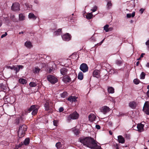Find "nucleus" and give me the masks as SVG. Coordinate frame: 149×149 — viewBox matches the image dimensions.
I'll use <instances>...</instances> for the list:
<instances>
[{
	"label": "nucleus",
	"mask_w": 149,
	"mask_h": 149,
	"mask_svg": "<svg viewBox=\"0 0 149 149\" xmlns=\"http://www.w3.org/2000/svg\"><path fill=\"white\" fill-rule=\"evenodd\" d=\"M79 140L80 142L84 146L91 149H102L100 146L97 145L96 141L90 136L81 137Z\"/></svg>",
	"instance_id": "obj_1"
},
{
	"label": "nucleus",
	"mask_w": 149,
	"mask_h": 149,
	"mask_svg": "<svg viewBox=\"0 0 149 149\" xmlns=\"http://www.w3.org/2000/svg\"><path fill=\"white\" fill-rule=\"evenodd\" d=\"M27 129V126L24 124L20 125L19 127L18 131V136L19 138L23 137L26 134V132Z\"/></svg>",
	"instance_id": "obj_2"
},
{
	"label": "nucleus",
	"mask_w": 149,
	"mask_h": 149,
	"mask_svg": "<svg viewBox=\"0 0 149 149\" xmlns=\"http://www.w3.org/2000/svg\"><path fill=\"white\" fill-rule=\"evenodd\" d=\"M39 108V106L38 105H32L27 109V111L29 113L32 111L31 114L33 116H35L37 114Z\"/></svg>",
	"instance_id": "obj_3"
},
{
	"label": "nucleus",
	"mask_w": 149,
	"mask_h": 149,
	"mask_svg": "<svg viewBox=\"0 0 149 149\" xmlns=\"http://www.w3.org/2000/svg\"><path fill=\"white\" fill-rule=\"evenodd\" d=\"M79 117V115L76 111H74L67 116V119L68 122H70L71 119H77Z\"/></svg>",
	"instance_id": "obj_4"
},
{
	"label": "nucleus",
	"mask_w": 149,
	"mask_h": 149,
	"mask_svg": "<svg viewBox=\"0 0 149 149\" xmlns=\"http://www.w3.org/2000/svg\"><path fill=\"white\" fill-rule=\"evenodd\" d=\"M47 78V80L52 84H54L58 81L56 78L52 75H48Z\"/></svg>",
	"instance_id": "obj_5"
},
{
	"label": "nucleus",
	"mask_w": 149,
	"mask_h": 149,
	"mask_svg": "<svg viewBox=\"0 0 149 149\" xmlns=\"http://www.w3.org/2000/svg\"><path fill=\"white\" fill-rule=\"evenodd\" d=\"M80 69L84 72H85L88 71V68L86 63H83L80 65Z\"/></svg>",
	"instance_id": "obj_6"
},
{
	"label": "nucleus",
	"mask_w": 149,
	"mask_h": 149,
	"mask_svg": "<svg viewBox=\"0 0 149 149\" xmlns=\"http://www.w3.org/2000/svg\"><path fill=\"white\" fill-rule=\"evenodd\" d=\"M11 9L13 11H18L20 10L19 4L17 3H13L11 7Z\"/></svg>",
	"instance_id": "obj_7"
},
{
	"label": "nucleus",
	"mask_w": 149,
	"mask_h": 149,
	"mask_svg": "<svg viewBox=\"0 0 149 149\" xmlns=\"http://www.w3.org/2000/svg\"><path fill=\"white\" fill-rule=\"evenodd\" d=\"M63 39L66 41H68L71 38V36L69 33H66L62 36Z\"/></svg>",
	"instance_id": "obj_8"
},
{
	"label": "nucleus",
	"mask_w": 149,
	"mask_h": 149,
	"mask_svg": "<svg viewBox=\"0 0 149 149\" xmlns=\"http://www.w3.org/2000/svg\"><path fill=\"white\" fill-rule=\"evenodd\" d=\"M62 80L64 82L66 83H67L71 81V78L68 75L64 76Z\"/></svg>",
	"instance_id": "obj_9"
},
{
	"label": "nucleus",
	"mask_w": 149,
	"mask_h": 149,
	"mask_svg": "<svg viewBox=\"0 0 149 149\" xmlns=\"http://www.w3.org/2000/svg\"><path fill=\"white\" fill-rule=\"evenodd\" d=\"M110 111V109L109 107L105 106L102 107L101 109V111L104 114H106L107 113L109 112Z\"/></svg>",
	"instance_id": "obj_10"
},
{
	"label": "nucleus",
	"mask_w": 149,
	"mask_h": 149,
	"mask_svg": "<svg viewBox=\"0 0 149 149\" xmlns=\"http://www.w3.org/2000/svg\"><path fill=\"white\" fill-rule=\"evenodd\" d=\"M144 125L141 124V123L139 124L137 126V130L139 132H141L144 131Z\"/></svg>",
	"instance_id": "obj_11"
},
{
	"label": "nucleus",
	"mask_w": 149,
	"mask_h": 149,
	"mask_svg": "<svg viewBox=\"0 0 149 149\" xmlns=\"http://www.w3.org/2000/svg\"><path fill=\"white\" fill-rule=\"evenodd\" d=\"M93 75L94 77L97 78H99L100 77V73L99 70H94L93 72Z\"/></svg>",
	"instance_id": "obj_12"
},
{
	"label": "nucleus",
	"mask_w": 149,
	"mask_h": 149,
	"mask_svg": "<svg viewBox=\"0 0 149 149\" xmlns=\"http://www.w3.org/2000/svg\"><path fill=\"white\" fill-rule=\"evenodd\" d=\"M136 105V103L134 101L130 102L129 103V107L132 109H135Z\"/></svg>",
	"instance_id": "obj_13"
},
{
	"label": "nucleus",
	"mask_w": 149,
	"mask_h": 149,
	"mask_svg": "<svg viewBox=\"0 0 149 149\" xmlns=\"http://www.w3.org/2000/svg\"><path fill=\"white\" fill-rule=\"evenodd\" d=\"M23 66L22 65H17V66H13V70L16 71V73L18 72L20 68H22Z\"/></svg>",
	"instance_id": "obj_14"
},
{
	"label": "nucleus",
	"mask_w": 149,
	"mask_h": 149,
	"mask_svg": "<svg viewBox=\"0 0 149 149\" xmlns=\"http://www.w3.org/2000/svg\"><path fill=\"white\" fill-rule=\"evenodd\" d=\"M45 110L46 111H49V112H52L51 110L50 109L49 103L47 102H46L44 104Z\"/></svg>",
	"instance_id": "obj_15"
},
{
	"label": "nucleus",
	"mask_w": 149,
	"mask_h": 149,
	"mask_svg": "<svg viewBox=\"0 0 149 149\" xmlns=\"http://www.w3.org/2000/svg\"><path fill=\"white\" fill-rule=\"evenodd\" d=\"M96 116L94 114H91L88 116L89 120L91 122H93L95 120Z\"/></svg>",
	"instance_id": "obj_16"
},
{
	"label": "nucleus",
	"mask_w": 149,
	"mask_h": 149,
	"mask_svg": "<svg viewBox=\"0 0 149 149\" xmlns=\"http://www.w3.org/2000/svg\"><path fill=\"white\" fill-rule=\"evenodd\" d=\"M118 140L119 143H125V140L123 136L121 135H119L118 136Z\"/></svg>",
	"instance_id": "obj_17"
},
{
	"label": "nucleus",
	"mask_w": 149,
	"mask_h": 149,
	"mask_svg": "<svg viewBox=\"0 0 149 149\" xmlns=\"http://www.w3.org/2000/svg\"><path fill=\"white\" fill-rule=\"evenodd\" d=\"M67 70L65 68H62L60 70L61 74L63 75L66 74L67 73Z\"/></svg>",
	"instance_id": "obj_18"
},
{
	"label": "nucleus",
	"mask_w": 149,
	"mask_h": 149,
	"mask_svg": "<svg viewBox=\"0 0 149 149\" xmlns=\"http://www.w3.org/2000/svg\"><path fill=\"white\" fill-rule=\"evenodd\" d=\"M77 98L75 96H70L68 98V100L72 102H75L76 101Z\"/></svg>",
	"instance_id": "obj_19"
},
{
	"label": "nucleus",
	"mask_w": 149,
	"mask_h": 149,
	"mask_svg": "<svg viewBox=\"0 0 149 149\" xmlns=\"http://www.w3.org/2000/svg\"><path fill=\"white\" fill-rule=\"evenodd\" d=\"M24 45L26 47L28 48H31L32 47L31 42L30 41H26L24 43Z\"/></svg>",
	"instance_id": "obj_20"
},
{
	"label": "nucleus",
	"mask_w": 149,
	"mask_h": 149,
	"mask_svg": "<svg viewBox=\"0 0 149 149\" xmlns=\"http://www.w3.org/2000/svg\"><path fill=\"white\" fill-rule=\"evenodd\" d=\"M107 2V8L109 10L110 9L112 6V4L111 3V0H106Z\"/></svg>",
	"instance_id": "obj_21"
},
{
	"label": "nucleus",
	"mask_w": 149,
	"mask_h": 149,
	"mask_svg": "<svg viewBox=\"0 0 149 149\" xmlns=\"http://www.w3.org/2000/svg\"><path fill=\"white\" fill-rule=\"evenodd\" d=\"M107 91L108 92L110 93H113L114 92V89L112 87H108Z\"/></svg>",
	"instance_id": "obj_22"
},
{
	"label": "nucleus",
	"mask_w": 149,
	"mask_h": 149,
	"mask_svg": "<svg viewBox=\"0 0 149 149\" xmlns=\"http://www.w3.org/2000/svg\"><path fill=\"white\" fill-rule=\"evenodd\" d=\"M29 18L33 19H35L36 18V17L32 13H30L29 15Z\"/></svg>",
	"instance_id": "obj_23"
},
{
	"label": "nucleus",
	"mask_w": 149,
	"mask_h": 149,
	"mask_svg": "<svg viewBox=\"0 0 149 149\" xmlns=\"http://www.w3.org/2000/svg\"><path fill=\"white\" fill-rule=\"evenodd\" d=\"M61 31L62 29H58L57 31H55L54 32V34L56 36L60 35L61 32Z\"/></svg>",
	"instance_id": "obj_24"
},
{
	"label": "nucleus",
	"mask_w": 149,
	"mask_h": 149,
	"mask_svg": "<svg viewBox=\"0 0 149 149\" xmlns=\"http://www.w3.org/2000/svg\"><path fill=\"white\" fill-rule=\"evenodd\" d=\"M83 74L81 72H80L78 76V79L80 80H82L83 78Z\"/></svg>",
	"instance_id": "obj_25"
},
{
	"label": "nucleus",
	"mask_w": 149,
	"mask_h": 149,
	"mask_svg": "<svg viewBox=\"0 0 149 149\" xmlns=\"http://www.w3.org/2000/svg\"><path fill=\"white\" fill-rule=\"evenodd\" d=\"M30 142V139L29 138H27L25 139L23 143L25 145H28Z\"/></svg>",
	"instance_id": "obj_26"
},
{
	"label": "nucleus",
	"mask_w": 149,
	"mask_h": 149,
	"mask_svg": "<svg viewBox=\"0 0 149 149\" xmlns=\"http://www.w3.org/2000/svg\"><path fill=\"white\" fill-rule=\"evenodd\" d=\"M19 81L20 83L23 84H26L27 82V81L26 79L22 78L20 79H19Z\"/></svg>",
	"instance_id": "obj_27"
},
{
	"label": "nucleus",
	"mask_w": 149,
	"mask_h": 149,
	"mask_svg": "<svg viewBox=\"0 0 149 149\" xmlns=\"http://www.w3.org/2000/svg\"><path fill=\"white\" fill-rule=\"evenodd\" d=\"M149 102L146 101V102L144 104V106L143 107V110H144V109H146V108H149Z\"/></svg>",
	"instance_id": "obj_28"
},
{
	"label": "nucleus",
	"mask_w": 149,
	"mask_h": 149,
	"mask_svg": "<svg viewBox=\"0 0 149 149\" xmlns=\"http://www.w3.org/2000/svg\"><path fill=\"white\" fill-rule=\"evenodd\" d=\"M93 16L92 13H88L86 15V18L88 19H91Z\"/></svg>",
	"instance_id": "obj_29"
},
{
	"label": "nucleus",
	"mask_w": 149,
	"mask_h": 149,
	"mask_svg": "<svg viewBox=\"0 0 149 149\" xmlns=\"http://www.w3.org/2000/svg\"><path fill=\"white\" fill-rule=\"evenodd\" d=\"M135 15V13L134 12H133L132 14L131 13H128L127 14V18H130L131 17H134Z\"/></svg>",
	"instance_id": "obj_30"
},
{
	"label": "nucleus",
	"mask_w": 149,
	"mask_h": 149,
	"mask_svg": "<svg viewBox=\"0 0 149 149\" xmlns=\"http://www.w3.org/2000/svg\"><path fill=\"white\" fill-rule=\"evenodd\" d=\"M22 118V117L21 116L19 117H17L16 118L15 120V123L17 125H18L19 123V120L20 118L21 119Z\"/></svg>",
	"instance_id": "obj_31"
},
{
	"label": "nucleus",
	"mask_w": 149,
	"mask_h": 149,
	"mask_svg": "<svg viewBox=\"0 0 149 149\" xmlns=\"http://www.w3.org/2000/svg\"><path fill=\"white\" fill-rule=\"evenodd\" d=\"M10 19L11 20L14 22H16L17 21V19L15 18V15H11Z\"/></svg>",
	"instance_id": "obj_32"
},
{
	"label": "nucleus",
	"mask_w": 149,
	"mask_h": 149,
	"mask_svg": "<svg viewBox=\"0 0 149 149\" xmlns=\"http://www.w3.org/2000/svg\"><path fill=\"white\" fill-rule=\"evenodd\" d=\"M73 131L74 133L76 135H78L80 133V131L78 129H74L73 130Z\"/></svg>",
	"instance_id": "obj_33"
},
{
	"label": "nucleus",
	"mask_w": 149,
	"mask_h": 149,
	"mask_svg": "<svg viewBox=\"0 0 149 149\" xmlns=\"http://www.w3.org/2000/svg\"><path fill=\"white\" fill-rule=\"evenodd\" d=\"M19 18L20 20H23L24 19V16L22 14L19 15Z\"/></svg>",
	"instance_id": "obj_34"
},
{
	"label": "nucleus",
	"mask_w": 149,
	"mask_h": 149,
	"mask_svg": "<svg viewBox=\"0 0 149 149\" xmlns=\"http://www.w3.org/2000/svg\"><path fill=\"white\" fill-rule=\"evenodd\" d=\"M67 92H64L60 94V95L61 97L63 98H65L67 95Z\"/></svg>",
	"instance_id": "obj_35"
},
{
	"label": "nucleus",
	"mask_w": 149,
	"mask_h": 149,
	"mask_svg": "<svg viewBox=\"0 0 149 149\" xmlns=\"http://www.w3.org/2000/svg\"><path fill=\"white\" fill-rule=\"evenodd\" d=\"M146 74L143 72H142L140 75V79H144L145 78Z\"/></svg>",
	"instance_id": "obj_36"
},
{
	"label": "nucleus",
	"mask_w": 149,
	"mask_h": 149,
	"mask_svg": "<svg viewBox=\"0 0 149 149\" xmlns=\"http://www.w3.org/2000/svg\"><path fill=\"white\" fill-rule=\"evenodd\" d=\"M56 146L58 149L60 148L61 147V143L59 142L57 143L56 144Z\"/></svg>",
	"instance_id": "obj_37"
},
{
	"label": "nucleus",
	"mask_w": 149,
	"mask_h": 149,
	"mask_svg": "<svg viewBox=\"0 0 149 149\" xmlns=\"http://www.w3.org/2000/svg\"><path fill=\"white\" fill-rule=\"evenodd\" d=\"M143 110L146 114L149 115V108L144 109Z\"/></svg>",
	"instance_id": "obj_38"
},
{
	"label": "nucleus",
	"mask_w": 149,
	"mask_h": 149,
	"mask_svg": "<svg viewBox=\"0 0 149 149\" xmlns=\"http://www.w3.org/2000/svg\"><path fill=\"white\" fill-rule=\"evenodd\" d=\"M109 26V25H108L106 24L104 27V29L106 32H107L109 31V30H108Z\"/></svg>",
	"instance_id": "obj_39"
},
{
	"label": "nucleus",
	"mask_w": 149,
	"mask_h": 149,
	"mask_svg": "<svg viewBox=\"0 0 149 149\" xmlns=\"http://www.w3.org/2000/svg\"><path fill=\"white\" fill-rule=\"evenodd\" d=\"M29 85L31 87H35L36 86V84L33 82H31Z\"/></svg>",
	"instance_id": "obj_40"
},
{
	"label": "nucleus",
	"mask_w": 149,
	"mask_h": 149,
	"mask_svg": "<svg viewBox=\"0 0 149 149\" xmlns=\"http://www.w3.org/2000/svg\"><path fill=\"white\" fill-rule=\"evenodd\" d=\"M133 82L135 84H138L139 83L140 80L139 79H136L134 80Z\"/></svg>",
	"instance_id": "obj_41"
},
{
	"label": "nucleus",
	"mask_w": 149,
	"mask_h": 149,
	"mask_svg": "<svg viewBox=\"0 0 149 149\" xmlns=\"http://www.w3.org/2000/svg\"><path fill=\"white\" fill-rule=\"evenodd\" d=\"M40 70V69L38 67H36L35 69L34 72L35 73H37L39 72Z\"/></svg>",
	"instance_id": "obj_42"
},
{
	"label": "nucleus",
	"mask_w": 149,
	"mask_h": 149,
	"mask_svg": "<svg viewBox=\"0 0 149 149\" xmlns=\"http://www.w3.org/2000/svg\"><path fill=\"white\" fill-rule=\"evenodd\" d=\"M107 99L112 102H114L115 101L114 98L110 96L108 97Z\"/></svg>",
	"instance_id": "obj_43"
},
{
	"label": "nucleus",
	"mask_w": 149,
	"mask_h": 149,
	"mask_svg": "<svg viewBox=\"0 0 149 149\" xmlns=\"http://www.w3.org/2000/svg\"><path fill=\"white\" fill-rule=\"evenodd\" d=\"M25 5L28 9H29L32 7V6L31 5H29V3H25Z\"/></svg>",
	"instance_id": "obj_44"
},
{
	"label": "nucleus",
	"mask_w": 149,
	"mask_h": 149,
	"mask_svg": "<svg viewBox=\"0 0 149 149\" xmlns=\"http://www.w3.org/2000/svg\"><path fill=\"white\" fill-rule=\"evenodd\" d=\"M97 6H95L93 8L91 9V10L93 12H95L97 10Z\"/></svg>",
	"instance_id": "obj_45"
},
{
	"label": "nucleus",
	"mask_w": 149,
	"mask_h": 149,
	"mask_svg": "<svg viewBox=\"0 0 149 149\" xmlns=\"http://www.w3.org/2000/svg\"><path fill=\"white\" fill-rule=\"evenodd\" d=\"M53 122L54 125L56 126H57V124L58 122V120H54Z\"/></svg>",
	"instance_id": "obj_46"
},
{
	"label": "nucleus",
	"mask_w": 149,
	"mask_h": 149,
	"mask_svg": "<svg viewBox=\"0 0 149 149\" xmlns=\"http://www.w3.org/2000/svg\"><path fill=\"white\" fill-rule=\"evenodd\" d=\"M119 145V144H118L116 143L113 144V146L116 149H119L118 148Z\"/></svg>",
	"instance_id": "obj_47"
},
{
	"label": "nucleus",
	"mask_w": 149,
	"mask_h": 149,
	"mask_svg": "<svg viewBox=\"0 0 149 149\" xmlns=\"http://www.w3.org/2000/svg\"><path fill=\"white\" fill-rule=\"evenodd\" d=\"M59 112H61L64 111V109L63 107H61L59 108Z\"/></svg>",
	"instance_id": "obj_48"
},
{
	"label": "nucleus",
	"mask_w": 149,
	"mask_h": 149,
	"mask_svg": "<svg viewBox=\"0 0 149 149\" xmlns=\"http://www.w3.org/2000/svg\"><path fill=\"white\" fill-rule=\"evenodd\" d=\"M7 35V33H6V32H5V34H3L1 36V38H3V37H5Z\"/></svg>",
	"instance_id": "obj_49"
},
{
	"label": "nucleus",
	"mask_w": 149,
	"mask_h": 149,
	"mask_svg": "<svg viewBox=\"0 0 149 149\" xmlns=\"http://www.w3.org/2000/svg\"><path fill=\"white\" fill-rule=\"evenodd\" d=\"M121 62L120 61L117 60L116 61V63L118 65H119L121 64Z\"/></svg>",
	"instance_id": "obj_50"
},
{
	"label": "nucleus",
	"mask_w": 149,
	"mask_h": 149,
	"mask_svg": "<svg viewBox=\"0 0 149 149\" xmlns=\"http://www.w3.org/2000/svg\"><path fill=\"white\" fill-rule=\"evenodd\" d=\"M95 127L96 129H100L101 127L100 126L98 125H95Z\"/></svg>",
	"instance_id": "obj_51"
},
{
	"label": "nucleus",
	"mask_w": 149,
	"mask_h": 149,
	"mask_svg": "<svg viewBox=\"0 0 149 149\" xmlns=\"http://www.w3.org/2000/svg\"><path fill=\"white\" fill-rule=\"evenodd\" d=\"M125 137L127 139H130V135L129 134H126Z\"/></svg>",
	"instance_id": "obj_52"
},
{
	"label": "nucleus",
	"mask_w": 149,
	"mask_h": 149,
	"mask_svg": "<svg viewBox=\"0 0 149 149\" xmlns=\"http://www.w3.org/2000/svg\"><path fill=\"white\" fill-rule=\"evenodd\" d=\"M5 19L6 23H9V21L8 19V18L6 17L5 18Z\"/></svg>",
	"instance_id": "obj_53"
},
{
	"label": "nucleus",
	"mask_w": 149,
	"mask_h": 149,
	"mask_svg": "<svg viewBox=\"0 0 149 149\" xmlns=\"http://www.w3.org/2000/svg\"><path fill=\"white\" fill-rule=\"evenodd\" d=\"M144 10V9H143V8H141L140 10V11L141 12V14H142L143 13V12Z\"/></svg>",
	"instance_id": "obj_54"
},
{
	"label": "nucleus",
	"mask_w": 149,
	"mask_h": 149,
	"mask_svg": "<svg viewBox=\"0 0 149 149\" xmlns=\"http://www.w3.org/2000/svg\"><path fill=\"white\" fill-rule=\"evenodd\" d=\"M24 144L22 143H21L19 144L18 145V147L20 148L22 147V146Z\"/></svg>",
	"instance_id": "obj_55"
},
{
	"label": "nucleus",
	"mask_w": 149,
	"mask_h": 149,
	"mask_svg": "<svg viewBox=\"0 0 149 149\" xmlns=\"http://www.w3.org/2000/svg\"><path fill=\"white\" fill-rule=\"evenodd\" d=\"M145 55V54L144 53H142L140 55V58H142L143 57V56Z\"/></svg>",
	"instance_id": "obj_56"
},
{
	"label": "nucleus",
	"mask_w": 149,
	"mask_h": 149,
	"mask_svg": "<svg viewBox=\"0 0 149 149\" xmlns=\"http://www.w3.org/2000/svg\"><path fill=\"white\" fill-rule=\"evenodd\" d=\"M113 30V28H112V27H109V29H108L109 31H112Z\"/></svg>",
	"instance_id": "obj_57"
},
{
	"label": "nucleus",
	"mask_w": 149,
	"mask_h": 149,
	"mask_svg": "<svg viewBox=\"0 0 149 149\" xmlns=\"http://www.w3.org/2000/svg\"><path fill=\"white\" fill-rule=\"evenodd\" d=\"M3 83H1L0 84V87L1 88H3Z\"/></svg>",
	"instance_id": "obj_58"
},
{
	"label": "nucleus",
	"mask_w": 149,
	"mask_h": 149,
	"mask_svg": "<svg viewBox=\"0 0 149 149\" xmlns=\"http://www.w3.org/2000/svg\"><path fill=\"white\" fill-rule=\"evenodd\" d=\"M147 95L148 97H149V90L147 92Z\"/></svg>",
	"instance_id": "obj_59"
},
{
	"label": "nucleus",
	"mask_w": 149,
	"mask_h": 149,
	"mask_svg": "<svg viewBox=\"0 0 149 149\" xmlns=\"http://www.w3.org/2000/svg\"><path fill=\"white\" fill-rule=\"evenodd\" d=\"M139 61H138L136 64V66H138L139 65Z\"/></svg>",
	"instance_id": "obj_60"
},
{
	"label": "nucleus",
	"mask_w": 149,
	"mask_h": 149,
	"mask_svg": "<svg viewBox=\"0 0 149 149\" xmlns=\"http://www.w3.org/2000/svg\"><path fill=\"white\" fill-rule=\"evenodd\" d=\"M109 134L111 135H112V132L111 130H110L109 131Z\"/></svg>",
	"instance_id": "obj_61"
},
{
	"label": "nucleus",
	"mask_w": 149,
	"mask_h": 149,
	"mask_svg": "<svg viewBox=\"0 0 149 149\" xmlns=\"http://www.w3.org/2000/svg\"><path fill=\"white\" fill-rule=\"evenodd\" d=\"M146 66L148 68H149V62L147 63L146 65Z\"/></svg>",
	"instance_id": "obj_62"
},
{
	"label": "nucleus",
	"mask_w": 149,
	"mask_h": 149,
	"mask_svg": "<svg viewBox=\"0 0 149 149\" xmlns=\"http://www.w3.org/2000/svg\"><path fill=\"white\" fill-rule=\"evenodd\" d=\"M104 40V39L103 40L100 42V45H101V44H102L103 42V41Z\"/></svg>",
	"instance_id": "obj_63"
},
{
	"label": "nucleus",
	"mask_w": 149,
	"mask_h": 149,
	"mask_svg": "<svg viewBox=\"0 0 149 149\" xmlns=\"http://www.w3.org/2000/svg\"><path fill=\"white\" fill-rule=\"evenodd\" d=\"M24 33V32H23V31H21V32H19V34H23V33Z\"/></svg>",
	"instance_id": "obj_64"
}]
</instances>
